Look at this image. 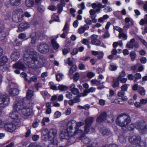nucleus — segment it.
I'll list each match as a JSON object with an SVG mask.
<instances>
[{
    "label": "nucleus",
    "instance_id": "obj_56",
    "mask_svg": "<svg viewBox=\"0 0 147 147\" xmlns=\"http://www.w3.org/2000/svg\"><path fill=\"white\" fill-rule=\"evenodd\" d=\"M128 88L127 85L126 84H124L121 87V90H123L125 92V91H127Z\"/></svg>",
    "mask_w": 147,
    "mask_h": 147
},
{
    "label": "nucleus",
    "instance_id": "obj_18",
    "mask_svg": "<svg viewBox=\"0 0 147 147\" xmlns=\"http://www.w3.org/2000/svg\"><path fill=\"white\" fill-rule=\"evenodd\" d=\"M20 53L17 51H13L11 55V59L13 61H16L19 57Z\"/></svg>",
    "mask_w": 147,
    "mask_h": 147
},
{
    "label": "nucleus",
    "instance_id": "obj_35",
    "mask_svg": "<svg viewBox=\"0 0 147 147\" xmlns=\"http://www.w3.org/2000/svg\"><path fill=\"white\" fill-rule=\"evenodd\" d=\"M71 66L69 70V72L72 74L76 70L77 67L75 65H73Z\"/></svg>",
    "mask_w": 147,
    "mask_h": 147
},
{
    "label": "nucleus",
    "instance_id": "obj_13",
    "mask_svg": "<svg viewBox=\"0 0 147 147\" xmlns=\"http://www.w3.org/2000/svg\"><path fill=\"white\" fill-rule=\"evenodd\" d=\"M30 27L29 24L26 22H23L21 23L18 26V30H17V31L19 32L18 30L21 32L28 29Z\"/></svg>",
    "mask_w": 147,
    "mask_h": 147
},
{
    "label": "nucleus",
    "instance_id": "obj_7",
    "mask_svg": "<svg viewBox=\"0 0 147 147\" xmlns=\"http://www.w3.org/2000/svg\"><path fill=\"white\" fill-rule=\"evenodd\" d=\"M23 11L20 8L15 10L12 12V18L13 21L16 23H18L22 21L24 15L22 13Z\"/></svg>",
    "mask_w": 147,
    "mask_h": 147
},
{
    "label": "nucleus",
    "instance_id": "obj_36",
    "mask_svg": "<svg viewBox=\"0 0 147 147\" xmlns=\"http://www.w3.org/2000/svg\"><path fill=\"white\" fill-rule=\"evenodd\" d=\"M134 81L136 82L137 80L140 79L142 76L140 73H137L135 74L134 75Z\"/></svg>",
    "mask_w": 147,
    "mask_h": 147
},
{
    "label": "nucleus",
    "instance_id": "obj_28",
    "mask_svg": "<svg viewBox=\"0 0 147 147\" xmlns=\"http://www.w3.org/2000/svg\"><path fill=\"white\" fill-rule=\"evenodd\" d=\"M40 122V119L36 118L35 119V122H34L32 124V127L34 128H36L39 125V123Z\"/></svg>",
    "mask_w": 147,
    "mask_h": 147
},
{
    "label": "nucleus",
    "instance_id": "obj_24",
    "mask_svg": "<svg viewBox=\"0 0 147 147\" xmlns=\"http://www.w3.org/2000/svg\"><path fill=\"white\" fill-rule=\"evenodd\" d=\"M3 27H0V40H2L5 39L6 36L5 32L3 31Z\"/></svg>",
    "mask_w": 147,
    "mask_h": 147
},
{
    "label": "nucleus",
    "instance_id": "obj_26",
    "mask_svg": "<svg viewBox=\"0 0 147 147\" xmlns=\"http://www.w3.org/2000/svg\"><path fill=\"white\" fill-rule=\"evenodd\" d=\"M60 21L59 15H56V14H55L52 16V20L50 21V23L51 24L54 22H60Z\"/></svg>",
    "mask_w": 147,
    "mask_h": 147
},
{
    "label": "nucleus",
    "instance_id": "obj_9",
    "mask_svg": "<svg viewBox=\"0 0 147 147\" xmlns=\"http://www.w3.org/2000/svg\"><path fill=\"white\" fill-rule=\"evenodd\" d=\"M38 49L40 53L46 54L49 51V46L48 44L45 42H41L38 45Z\"/></svg>",
    "mask_w": 147,
    "mask_h": 147
},
{
    "label": "nucleus",
    "instance_id": "obj_12",
    "mask_svg": "<svg viewBox=\"0 0 147 147\" xmlns=\"http://www.w3.org/2000/svg\"><path fill=\"white\" fill-rule=\"evenodd\" d=\"M107 116V113L104 111L102 112L97 118L96 121L98 123H103L106 119Z\"/></svg>",
    "mask_w": 147,
    "mask_h": 147
},
{
    "label": "nucleus",
    "instance_id": "obj_29",
    "mask_svg": "<svg viewBox=\"0 0 147 147\" xmlns=\"http://www.w3.org/2000/svg\"><path fill=\"white\" fill-rule=\"evenodd\" d=\"M34 0H26V5L29 7H32L34 4Z\"/></svg>",
    "mask_w": 147,
    "mask_h": 147
},
{
    "label": "nucleus",
    "instance_id": "obj_32",
    "mask_svg": "<svg viewBox=\"0 0 147 147\" xmlns=\"http://www.w3.org/2000/svg\"><path fill=\"white\" fill-rule=\"evenodd\" d=\"M68 88L67 86L63 85H60L58 87V89L61 91L67 90Z\"/></svg>",
    "mask_w": 147,
    "mask_h": 147
},
{
    "label": "nucleus",
    "instance_id": "obj_15",
    "mask_svg": "<svg viewBox=\"0 0 147 147\" xmlns=\"http://www.w3.org/2000/svg\"><path fill=\"white\" fill-rule=\"evenodd\" d=\"M97 35H92L91 36V42L93 45L99 46L100 45L101 42L100 40L97 39Z\"/></svg>",
    "mask_w": 147,
    "mask_h": 147
},
{
    "label": "nucleus",
    "instance_id": "obj_48",
    "mask_svg": "<svg viewBox=\"0 0 147 147\" xmlns=\"http://www.w3.org/2000/svg\"><path fill=\"white\" fill-rule=\"evenodd\" d=\"M71 92V93L74 95H77L79 93L78 89L76 88L72 90Z\"/></svg>",
    "mask_w": 147,
    "mask_h": 147
},
{
    "label": "nucleus",
    "instance_id": "obj_52",
    "mask_svg": "<svg viewBox=\"0 0 147 147\" xmlns=\"http://www.w3.org/2000/svg\"><path fill=\"white\" fill-rule=\"evenodd\" d=\"M100 6H101V5L99 4V3L97 4L94 3L92 4V7L93 9H94L96 7H99Z\"/></svg>",
    "mask_w": 147,
    "mask_h": 147
},
{
    "label": "nucleus",
    "instance_id": "obj_2",
    "mask_svg": "<svg viewBox=\"0 0 147 147\" xmlns=\"http://www.w3.org/2000/svg\"><path fill=\"white\" fill-rule=\"evenodd\" d=\"M73 124L72 121H70L67 122L66 125V129H63L60 134V137L61 140L65 139L67 140L69 142H70V140L74 139L73 137V136L76 134L82 132V130L77 128H76L75 131L73 132V131L74 130L73 127Z\"/></svg>",
    "mask_w": 147,
    "mask_h": 147
},
{
    "label": "nucleus",
    "instance_id": "obj_16",
    "mask_svg": "<svg viewBox=\"0 0 147 147\" xmlns=\"http://www.w3.org/2000/svg\"><path fill=\"white\" fill-rule=\"evenodd\" d=\"M79 139L85 144H89L91 142V140L89 138L86 137L85 134L84 133L81 135Z\"/></svg>",
    "mask_w": 147,
    "mask_h": 147
},
{
    "label": "nucleus",
    "instance_id": "obj_30",
    "mask_svg": "<svg viewBox=\"0 0 147 147\" xmlns=\"http://www.w3.org/2000/svg\"><path fill=\"white\" fill-rule=\"evenodd\" d=\"M129 55L131 60L132 61H134L135 60L137 55L135 51H132L130 52Z\"/></svg>",
    "mask_w": 147,
    "mask_h": 147
},
{
    "label": "nucleus",
    "instance_id": "obj_21",
    "mask_svg": "<svg viewBox=\"0 0 147 147\" xmlns=\"http://www.w3.org/2000/svg\"><path fill=\"white\" fill-rule=\"evenodd\" d=\"M118 78H113L112 82L113 83L112 86L114 88H116L118 87L119 86V82L120 80Z\"/></svg>",
    "mask_w": 147,
    "mask_h": 147
},
{
    "label": "nucleus",
    "instance_id": "obj_49",
    "mask_svg": "<svg viewBox=\"0 0 147 147\" xmlns=\"http://www.w3.org/2000/svg\"><path fill=\"white\" fill-rule=\"evenodd\" d=\"M78 52V49L74 48L73 49V51L71 53V55H74L77 54Z\"/></svg>",
    "mask_w": 147,
    "mask_h": 147
},
{
    "label": "nucleus",
    "instance_id": "obj_33",
    "mask_svg": "<svg viewBox=\"0 0 147 147\" xmlns=\"http://www.w3.org/2000/svg\"><path fill=\"white\" fill-rule=\"evenodd\" d=\"M33 96V92L31 90H28L26 95V97L28 99H30Z\"/></svg>",
    "mask_w": 147,
    "mask_h": 147
},
{
    "label": "nucleus",
    "instance_id": "obj_34",
    "mask_svg": "<svg viewBox=\"0 0 147 147\" xmlns=\"http://www.w3.org/2000/svg\"><path fill=\"white\" fill-rule=\"evenodd\" d=\"M118 139L119 142L123 144L126 142L125 138L122 135H120L118 136Z\"/></svg>",
    "mask_w": 147,
    "mask_h": 147
},
{
    "label": "nucleus",
    "instance_id": "obj_37",
    "mask_svg": "<svg viewBox=\"0 0 147 147\" xmlns=\"http://www.w3.org/2000/svg\"><path fill=\"white\" fill-rule=\"evenodd\" d=\"M91 127V126L85 125L84 132L85 134H87L89 132Z\"/></svg>",
    "mask_w": 147,
    "mask_h": 147
},
{
    "label": "nucleus",
    "instance_id": "obj_54",
    "mask_svg": "<svg viewBox=\"0 0 147 147\" xmlns=\"http://www.w3.org/2000/svg\"><path fill=\"white\" fill-rule=\"evenodd\" d=\"M142 90H138V91L139 94L141 95L144 96L145 94V90L143 88H142Z\"/></svg>",
    "mask_w": 147,
    "mask_h": 147
},
{
    "label": "nucleus",
    "instance_id": "obj_46",
    "mask_svg": "<svg viewBox=\"0 0 147 147\" xmlns=\"http://www.w3.org/2000/svg\"><path fill=\"white\" fill-rule=\"evenodd\" d=\"M57 7L58 8L57 13H60L63 10V7L60 3L57 5Z\"/></svg>",
    "mask_w": 147,
    "mask_h": 147
},
{
    "label": "nucleus",
    "instance_id": "obj_20",
    "mask_svg": "<svg viewBox=\"0 0 147 147\" xmlns=\"http://www.w3.org/2000/svg\"><path fill=\"white\" fill-rule=\"evenodd\" d=\"M9 94L12 96H15L19 93V90L17 88H11L9 90Z\"/></svg>",
    "mask_w": 147,
    "mask_h": 147
},
{
    "label": "nucleus",
    "instance_id": "obj_22",
    "mask_svg": "<svg viewBox=\"0 0 147 147\" xmlns=\"http://www.w3.org/2000/svg\"><path fill=\"white\" fill-rule=\"evenodd\" d=\"M35 36L38 40H42L45 38V36L43 33L40 31H38L35 33Z\"/></svg>",
    "mask_w": 147,
    "mask_h": 147
},
{
    "label": "nucleus",
    "instance_id": "obj_23",
    "mask_svg": "<svg viewBox=\"0 0 147 147\" xmlns=\"http://www.w3.org/2000/svg\"><path fill=\"white\" fill-rule=\"evenodd\" d=\"M8 61V58L7 56H3L0 58V66L5 65Z\"/></svg>",
    "mask_w": 147,
    "mask_h": 147
},
{
    "label": "nucleus",
    "instance_id": "obj_59",
    "mask_svg": "<svg viewBox=\"0 0 147 147\" xmlns=\"http://www.w3.org/2000/svg\"><path fill=\"white\" fill-rule=\"evenodd\" d=\"M114 92L113 90H110L109 91V95L108 96V98L109 99H111L112 96L114 95Z\"/></svg>",
    "mask_w": 147,
    "mask_h": 147
},
{
    "label": "nucleus",
    "instance_id": "obj_3",
    "mask_svg": "<svg viewBox=\"0 0 147 147\" xmlns=\"http://www.w3.org/2000/svg\"><path fill=\"white\" fill-rule=\"evenodd\" d=\"M131 121L130 117L127 114L122 113L119 115L117 117L116 122L117 125L121 127H125L129 131L133 130L135 128H137V124L132 123L129 126L128 125Z\"/></svg>",
    "mask_w": 147,
    "mask_h": 147
},
{
    "label": "nucleus",
    "instance_id": "obj_39",
    "mask_svg": "<svg viewBox=\"0 0 147 147\" xmlns=\"http://www.w3.org/2000/svg\"><path fill=\"white\" fill-rule=\"evenodd\" d=\"M21 42L18 39H16L13 42V44L14 46H20L21 45Z\"/></svg>",
    "mask_w": 147,
    "mask_h": 147
},
{
    "label": "nucleus",
    "instance_id": "obj_53",
    "mask_svg": "<svg viewBox=\"0 0 147 147\" xmlns=\"http://www.w3.org/2000/svg\"><path fill=\"white\" fill-rule=\"evenodd\" d=\"M89 13L90 15V16H96V15L95 14L96 11L94 10L93 9H91V10H90L89 11Z\"/></svg>",
    "mask_w": 147,
    "mask_h": 147
},
{
    "label": "nucleus",
    "instance_id": "obj_61",
    "mask_svg": "<svg viewBox=\"0 0 147 147\" xmlns=\"http://www.w3.org/2000/svg\"><path fill=\"white\" fill-rule=\"evenodd\" d=\"M56 80L58 81H60L61 79L62 75L60 74H56Z\"/></svg>",
    "mask_w": 147,
    "mask_h": 147
},
{
    "label": "nucleus",
    "instance_id": "obj_40",
    "mask_svg": "<svg viewBox=\"0 0 147 147\" xmlns=\"http://www.w3.org/2000/svg\"><path fill=\"white\" fill-rule=\"evenodd\" d=\"M109 69L111 71H114L116 70L117 68V67L113 65H110L109 67Z\"/></svg>",
    "mask_w": 147,
    "mask_h": 147
},
{
    "label": "nucleus",
    "instance_id": "obj_5",
    "mask_svg": "<svg viewBox=\"0 0 147 147\" xmlns=\"http://www.w3.org/2000/svg\"><path fill=\"white\" fill-rule=\"evenodd\" d=\"M38 56L36 51H30L28 56L25 54H24V62L28 65H30L31 63H34L36 61H38Z\"/></svg>",
    "mask_w": 147,
    "mask_h": 147
},
{
    "label": "nucleus",
    "instance_id": "obj_14",
    "mask_svg": "<svg viewBox=\"0 0 147 147\" xmlns=\"http://www.w3.org/2000/svg\"><path fill=\"white\" fill-rule=\"evenodd\" d=\"M13 68L14 69H18L23 71L26 69V67L24 64L20 62H18L14 64L13 65Z\"/></svg>",
    "mask_w": 147,
    "mask_h": 147
},
{
    "label": "nucleus",
    "instance_id": "obj_50",
    "mask_svg": "<svg viewBox=\"0 0 147 147\" xmlns=\"http://www.w3.org/2000/svg\"><path fill=\"white\" fill-rule=\"evenodd\" d=\"M30 81L33 82H36L37 81V78L35 76H33L30 78V81L28 80V82L29 83L30 82Z\"/></svg>",
    "mask_w": 147,
    "mask_h": 147
},
{
    "label": "nucleus",
    "instance_id": "obj_11",
    "mask_svg": "<svg viewBox=\"0 0 147 147\" xmlns=\"http://www.w3.org/2000/svg\"><path fill=\"white\" fill-rule=\"evenodd\" d=\"M4 127L5 130L11 132H13L16 129L15 125L12 123H5Z\"/></svg>",
    "mask_w": 147,
    "mask_h": 147
},
{
    "label": "nucleus",
    "instance_id": "obj_38",
    "mask_svg": "<svg viewBox=\"0 0 147 147\" xmlns=\"http://www.w3.org/2000/svg\"><path fill=\"white\" fill-rule=\"evenodd\" d=\"M37 9L38 11L41 13L43 12L45 10V7L41 5H39Z\"/></svg>",
    "mask_w": 147,
    "mask_h": 147
},
{
    "label": "nucleus",
    "instance_id": "obj_43",
    "mask_svg": "<svg viewBox=\"0 0 147 147\" xmlns=\"http://www.w3.org/2000/svg\"><path fill=\"white\" fill-rule=\"evenodd\" d=\"M121 99H116L114 100L113 101V102L115 103H117L119 104H124V102L122 101H121Z\"/></svg>",
    "mask_w": 147,
    "mask_h": 147
},
{
    "label": "nucleus",
    "instance_id": "obj_8",
    "mask_svg": "<svg viewBox=\"0 0 147 147\" xmlns=\"http://www.w3.org/2000/svg\"><path fill=\"white\" fill-rule=\"evenodd\" d=\"M10 103L9 96L7 94L2 95L0 96V108H2L7 106Z\"/></svg>",
    "mask_w": 147,
    "mask_h": 147
},
{
    "label": "nucleus",
    "instance_id": "obj_4",
    "mask_svg": "<svg viewBox=\"0 0 147 147\" xmlns=\"http://www.w3.org/2000/svg\"><path fill=\"white\" fill-rule=\"evenodd\" d=\"M57 133V131L56 129H50L47 134H44L42 136V138L43 140H46L47 137L49 140L51 141L47 147H57L58 140L56 138Z\"/></svg>",
    "mask_w": 147,
    "mask_h": 147
},
{
    "label": "nucleus",
    "instance_id": "obj_25",
    "mask_svg": "<svg viewBox=\"0 0 147 147\" xmlns=\"http://www.w3.org/2000/svg\"><path fill=\"white\" fill-rule=\"evenodd\" d=\"M10 4L13 6H17L21 3V0H9Z\"/></svg>",
    "mask_w": 147,
    "mask_h": 147
},
{
    "label": "nucleus",
    "instance_id": "obj_47",
    "mask_svg": "<svg viewBox=\"0 0 147 147\" xmlns=\"http://www.w3.org/2000/svg\"><path fill=\"white\" fill-rule=\"evenodd\" d=\"M125 72L124 71H123L119 73V75L117 78L120 80L122 77H125Z\"/></svg>",
    "mask_w": 147,
    "mask_h": 147
},
{
    "label": "nucleus",
    "instance_id": "obj_27",
    "mask_svg": "<svg viewBox=\"0 0 147 147\" xmlns=\"http://www.w3.org/2000/svg\"><path fill=\"white\" fill-rule=\"evenodd\" d=\"M90 82L92 85L93 86H98L101 84V80H97L96 79L92 80Z\"/></svg>",
    "mask_w": 147,
    "mask_h": 147
},
{
    "label": "nucleus",
    "instance_id": "obj_64",
    "mask_svg": "<svg viewBox=\"0 0 147 147\" xmlns=\"http://www.w3.org/2000/svg\"><path fill=\"white\" fill-rule=\"evenodd\" d=\"M140 61L141 63L144 64L146 62L147 59L146 57H142L140 58Z\"/></svg>",
    "mask_w": 147,
    "mask_h": 147
},
{
    "label": "nucleus",
    "instance_id": "obj_55",
    "mask_svg": "<svg viewBox=\"0 0 147 147\" xmlns=\"http://www.w3.org/2000/svg\"><path fill=\"white\" fill-rule=\"evenodd\" d=\"M39 138V136L38 135H35L32 136V140L34 141H36Z\"/></svg>",
    "mask_w": 147,
    "mask_h": 147
},
{
    "label": "nucleus",
    "instance_id": "obj_31",
    "mask_svg": "<svg viewBox=\"0 0 147 147\" xmlns=\"http://www.w3.org/2000/svg\"><path fill=\"white\" fill-rule=\"evenodd\" d=\"M41 94L43 96L45 99L48 98L49 97V95L47 91H43L40 92Z\"/></svg>",
    "mask_w": 147,
    "mask_h": 147
},
{
    "label": "nucleus",
    "instance_id": "obj_41",
    "mask_svg": "<svg viewBox=\"0 0 147 147\" xmlns=\"http://www.w3.org/2000/svg\"><path fill=\"white\" fill-rule=\"evenodd\" d=\"M95 76V74L92 72H88L86 75L87 77L89 78H91L94 76Z\"/></svg>",
    "mask_w": 147,
    "mask_h": 147
},
{
    "label": "nucleus",
    "instance_id": "obj_44",
    "mask_svg": "<svg viewBox=\"0 0 147 147\" xmlns=\"http://www.w3.org/2000/svg\"><path fill=\"white\" fill-rule=\"evenodd\" d=\"M79 74L78 72H76L74 76L73 77V79L74 81L76 82L79 79Z\"/></svg>",
    "mask_w": 147,
    "mask_h": 147
},
{
    "label": "nucleus",
    "instance_id": "obj_6",
    "mask_svg": "<svg viewBox=\"0 0 147 147\" xmlns=\"http://www.w3.org/2000/svg\"><path fill=\"white\" fill-rule=\"evenodd\" d=\"M129 140L132 144L136 145V147H146V142L142 141L141 136L138 135L130 136Z\"/></svg>",
    "mask_w": 147,
    "mask_h": 147
},
{
    "label": "nucleus",
    "instance_id": "obj_58",
    "mask_svg": "<svg viewBox=\"0 0 147 147\" xmlns=\"http://www.w3.org/2000/svg\"><path fill=\"white\" fill-rule=\"evenodd\" d=\"M102 134L104 135H108L109 133L108 130L106 129H103L102 130Z\"/></svg>",
    "mask_w": 147,
    "mask_h": 147
},
{
    "label": "nucleus",
    "instance_id": "obj_19",
    "mask_svg": "<svg viewBox=\"0 0 147 147\" xmlns=\"http://www.w3.org/2000/svg\"><path fill=\"white\" fill-rule=\"evenodd\" d=\"M94 120V118L92 117H87L85 121V125L91 126Z\"/></svg>",
    "mask_w": 147,
    "mask_h": 147
},
{
    "label": "nucleus",
    "instance_id": "obj_42",
    "mask_svg": "<svg viewBox=\"0 0 147 147\" xmlns=\"http://www.w3.org/2000/svg\"><path fill=\"white\" fill-rule=\"evenodd\" d=\"M26 37V34L24 33L20 34L18 36V38L21 40L25 38Z\"/></svg>",
    "mask_w": 147,
    "mask_h": 147
},
{
    "label": "nucleus",
    "instance_id": "obj_51",
    "mask_svg": "<svg viewBox=\"0 0 147 147\" xmlns=\"http://www.w3.org/2000/svg\"><path fill=\"white\" fill-rule=\"evenodd\" d=\"M79 69L80 70H83L85 69V66L84 64L80 63L78 65Z\"/></svg>",
    "mask_w": 147,
    "mask_h": 147
},
{
    "label": "nucleus",
    "instance_id": "obj_10",
    "mask_svg": "<svg viewBox=\"0 0 147 147\" xmlns=\"http://www.w3.org/2000/svg\"><path fill=\"white\" fill-rule=\"evenodd\" d=\"M137 129L140 134H144L147 131V125L145 122H139L137 123Z\"/></svg>",
    "mask_w": 147,
    "mask_h": 147
},
{
    "label": "nucleus",
    "instance_id": "obj_60",
    "mask_svg": "<svg viewBox=\"0 0 147 147\" xmlns=\"http://www.w3.org/2000/svg\"><path fill=\"white\" fill-rule=\"evenodd\" d=\"M61 115V113L58 111H56L54 113V117L55 118L59 117Z\"/></svg>",
    "mask_w": 147,
    "mask_h": 147
},
{
    "label": "nucleus",
    "instance_id": "obj_62",
    "mask_svg": "<svg viewBox=\"0 0 147 147\" xmlns=\"http://www.w3.org/2000/svg\"><path fill=\"white\" fill-rule=\"evenodd\" d=\"M125 94V92L123 90H121L118 92L117 94L118 96L120 97H121L122 96H123Z\"/></svg>",
    "mask_w": 147,
    "mask_h": 147
},
{
    "label": "nucleus",
    "instance_id": "obj_45",
    "mask_svg": "<svg viewBox=\"0 0 147 147\" xmlns=\"http://www.w3.org/2000/svg\"><path fill=\"white\" fill-rule=\"evenodd\" d=\"M104 55V53L102 51H99L98 55H97V59H102Z\"/></svg>",
    "mask_w": 147,
    "mask_h": 147
},
{
    "label": "nucleus",
    "instance_id": "obj_1",
    "mask_svg": "<svg viewBox=\"0 0 147 147\" xmlns=\"http://www.w3.org/2000/svg\"><path fill=\"white\" fill-rule=\"evenodd\" d=\"M13 109L14 111L9 114V116L15 123H19L21 119L18 114V111L21 110L22 114L26 116H29L32 113V110L30 107H25L24 98L22 100L15 101L13 103Z\"/></svg>",
    "mask_w": 147,
    "mask_h": 147
},
{
    "label": "nucleus",
    "instance_id": "obj_63",
    "mask_svg": "<svg viewBox=\"0 0 147 147\" xmlns=\"http://www.w3.org/2000/svg\"><path fill=\"white\" fill-rule=\"evenodd\" d=\"M139 39L140 40L141 42L143 44V45L145 46L146 47L147 49V42L146 41V40L141 38H139Z\"/></svg>",
    "mask_w": 147,
    "mask_h": 147
},
{
    "label": "nucleus",
    "instance_id": "obj_17",
    "mask_svg": "<svg viewBox=\"0 0 147 147\" xmlns=\"http://www.w3.org/2000/svg\"><path fill=\"white\" fill-rule=\"evenodd\" d=\"M58 37V35L56 38H53L51 40V42L53 49L55 51L57 50L59 47V44L56 41V38Z\"/></svg>",
    "mask_w": 147,
    "mask_h": 147
},
{
    "label": "nucleus",
    "instance_id": "obj_57",
    "mask_svg": "<svg viewBox=\"0 0 147 147\" xmlns=\"http://www.w3.org/2000/svg\"><path fill=\"white\" fill-rule=\"evenodd\" d=\"M48 9L51 11H54L56 10L57 7L54 5H51L48 7Z\"/></svg>",
    "mask_w": 147,
    "mask_h": 147
}]
</instances>
